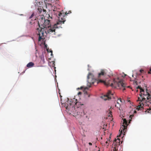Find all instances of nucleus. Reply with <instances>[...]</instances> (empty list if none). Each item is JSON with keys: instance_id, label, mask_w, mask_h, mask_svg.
I'll return each instance as SVG.
<instances>
[{"instance_id": "obj_18", "label": "nucleus", "mask_w": 151, "mask_h": 151, "mask_svg": "<svg viewBox=\"0 0 151 151\" xmlns=\"http://www.w3.org/2000/svg\"><path fill=\"white\" fill-rule=\"evenodd\" d=\"M106 144L105 145H107V146H108V145H109V144H108V141H107L106 142V143H105Z\"/></svg>"}, {"instance_id": "obj_17", "label": "nucleus", "mask_w": 151, "mask_h": 151, "mask_svg": "<svg viewBox=\"0 0 151 151\" xmlns=\"http://www.w3.org/2000/svg\"><path fill=\"white\" fill-rule=\"evenodd\" d=\"M76 102H74V103H75V104L77 105V104L78 103H79L77 101V99H76Z\"/></svg>"}, {"instance_id": "obj_27", "label": "nucleus", "mask_w": 151, "mask_h": 151, "mask_svg": "<svg viewBox=\"0 0 151 151\" xmlns=\"http://www.w3.org/2000/svg\"><path fill=\"white\" fill-rule=\"evenodd\" d=\"M109 138L110 139L111 138V137H110V136L109 137Z\"/></svg>"}, {"instance_id": "obj_3", "label": "nucleus", "mask_w": 151, "mask_h": 151, "mask_svg": "<svg viewBox=\"0 0 151 151\" xmlns=\"http://www.w3.org/2000/svg\"><path fill=\"white\" fill-rule=\"evenodd\" d=\"M128 124H127V121L125 119H123V124L122 126L121 127L120 129L119 130L120 131V135L119 136L120 137L121 136L123 132V135H124V133H125L126 129L127 128V126Z\"/></svg>"}, {"instance_id": "obj_23", "label": "nucleus", "mask_w": 151, "mask_h": 151, "mask_svg": "<svg viewBox=\"0 0 151 151\" xmlns=\"http://www.w3.org/2000/svg\"><path fill=\"white\" fill-rule=\"evenodd\" d=\"M89 144L90 145H92V144L91 142L89 143Z\"/></svg>"}, {"instance_id": "obj_13", "label": "nucleus", "mask_w": 151, "mask_h": 151, "mask_svg": "<svg viewBox=\"0 0 151 151\" xmlns=\"http://www.w3.org/2000/svg\"><path fill=\"white\" fill-rule=\"evenodd\" d=\"M134 116L133 115H130L129 116V118H131V119H129V123H130V121H131V120L132 119V117H133Z\"/></svg>"}, {"instance_id": "obj_12", "label": "nucleus", "mask_w": 151, "mask_h": 151, "mask_svg": "<svg viewBox=\"0 0 151 151\" xmlns=\"http://www.w3.org/2000/svg\"><path fill=\"white\" fill-rule=\"evenodd\" d=\"M115 107H117V108H119V109L120 110L119 108H120V104H117V105L116 104L115 105Z\"/></svg>"}, {"instance_id": "obj_21", "label": "nucleus", "mask_w": 151, "mask_h": 151, "mask_svg": "<svg viewBox=\"0 0 151 151\" xmlns=\"http://www.w3.org/2000/svg\"><path fill=\"white\" fill-rule=\"evenodd\" d=\"M119 101L121 102H122V100H121V99H118V101Z\"/></svg>"}, {"instance_id": "obj_1", "label": "nucleus", "mask_w": 151, "mask_h": 151, "mask_svg": "<svg viewBox=\"0 0 151 151\" xmlns=\"http://www.w3.org/2000/svg\"><path fill=\"white\" fill-rule=\"evenodd\" d=\"M37 4V6H38V4L40 5V2ZM37 8V12L39 14H41V15L38 21V24L39 27L37 28V31L38 32V35H39L38 40L40 41L42 38V37L45 36V34L47 35L49 34H55V28H58L59 27L58 25L64 23L65 21V17L69 13H67V12L64 14L60 12H58L57 14L58 18V20L56 24H55L52 27H51L50 22V20L45 19L44 17V14L46 13V11L41 6H38Z\"/></svg>"}, {"instance_id": "obj_25", "label": "nucleus", "mask_w": 151, "mask_h": 151, "mask_svg": "<svg viewBox=\"0 0 151 151\" xmlns=\"http://www.w3.org/2000/svg\"><path fill=\"white\" fill-rule=\"evenodd\" d=\"M50 52H51L52 53V51H50Z\"/></svg>"}, {"instance_id": "obj_7", "label": "nucleus", "mask_w": 151, "mask_h": 151, "mask_svg": "<svg viewBox=\"0 0 151 151\" xmlns=\"http://www.w3.org/2000/svg\"><path fill=\"white\" fill-rule=\"evenodd\" d=\"M106 74L105 70H102L101 72L99 73L98 77L99 78H100L101 76H104L106 75Z\"/></svg>"}, {"instance_id": "obj_11", "label": "nucleus", "mask_w": 151, "mask_h": 151, "mask_svg": "<svg viewBox=\"0 0 151 151\" xmlns=\"http://www.w3.org/2000/svg\"><path fill=\"white\" fill-rule=\"evenodd\" d=\"M109 116H112V112L110 110H109Z\"/></svg>"}, {"instance_id": "obj_6", "label": "nucleus", "mask_w": 151, "mask_h": 151, "mask_svg": "<svg viewBox=\"0 0 151 151\" xmlns=\"http://www.w3.org/2000/svg\"><path fill=\"white\" fill-rule=\"evenodd\" d=\"M74 100L72 101H69L68 100L67 103H65V107L67 109H69L70 108L71 106L72 105V103H73Z\"/></svg>"}, {"instance_id": "obj_8", "label": "nucleus", "mask_w": 151, "mask_h": 151, "mask_svg": "<svg viewBox=\"0 0 151 151\" xmlns=\"http://www.w3.org/2000/svg\"><path fill=\"white\" fill-rule=\"evenodd\" d=\"M34 65V63L32 62H30L27 64V67L28 68H30L33 67Z\"/></svg>"}, {"instance_id": "obj_26", "label": "nucleus", "mask_w": 151, "mask_h": 151, "mask_svg": "<svg viewBox=\"0 0 151 151\" xmlns=\"http://www.w3.org/2000/svg\"><path fill=\"white\" fill-rule=\"evenodd\" d=\"M69 12H70V13H71V11H69Z\"/></svg>"}, {"instance_id": "obj_20", "label": "nucleus", "mask_w": 151, "mask_h": 151, "mask_svg": "<svg viewBox=\"0 0 151 151\" xmlns=\"http://www.w3.org/2000/svg\"><path fill=\"white\" fill-rule=\"evenodd\" d=\"M52 65L53 66H54V65H55V63L54 61H52Z\"/></svg>"}, {"instance_id": "obj_22", "label": "nucleus", "mask_w": 151, "mask_h": 151, "mask_svg": "<svg viewBox=\"0 0 151 151\" xmlns=\"http://www.w3.org/2000/svg\"><path fill=\"white\" fill-rule=\"evenodd\" d=\"M140 71L141 72V73H142L143 71V70H140Z\"/></svg>"}, {"instance_id": "obj_14", "label": "nucleus", "mask_w": 151, "mask_h": 151, "mask_svg": "<svg viewBox=\"0 0 151 151\" xmlns=\"http://www.w3.org/2000/svg\"><path fill=\"white\" fill-rule=\"evenodd\" d=\"M48 19H52V16H50V15H49V14H48V16H47V17Z\"/></svg>"}, {"instance_id": "obj_9", "label": "nucleus", "mask_w": 151, "mask_h": 151, "mask_svg": "<svg viewBox=\"0 0 151 151\" xmlns=\"http://www.w3.org/2000/svg\"><path fill=\"white\" fill-rule=\"evenodd\" d=\"M84 94L86 96V95H87L88 96V97L90 96V95L88 94L87 92L86 91L84 92Z\"/></svg>"}, {"instance_id": "obj_29", "label": "nucleus", "mask_w": 151, "mask_h": 151, "mask_svg": "<svg viewBox=\"0 0 151 151\" xmlns=\"http://www.w3.org/2000/svg\"><path fill=\"white\" fill-rule=\"evenodd\" d=\"M51 5V4H49V5Z\"/></svg>"}, {"instance_id": "obj_15", "label": "nucleus", "mask_w": 151, "mask_h": 151, "mask_svg": "<svg viewBox=\"0 0 151 151\" xmlns=\"http://www.w3.org/2000/svg\"><path fill=\"white\" fill-rule=\"evenodd\" d=\"M34 16V13H33L32 15H31V16L29 17V19H32L33 17Z\"/></svg>"}, {"instance_id": "obj_4", "label": "nucleus", "mask_w": 151, "mask_h": 151, "mask_svg": "<svg viewBox=\"0 0 151 151\" xmlns=\"http://www.w3.org/2000/svg\"><path fill=\"white\" fill-rule=\"evenodd\" d=\"M113 94L110 91H109L106 94L102 97L104 100H109L111 99Z\"/></svg>"}, {"instance_id": "obj_2", "label": "nucleus", "mask_w": 151, "mask_h": 151, "mask_svg": "<svg viewBox=\"0 0 151 151\" xmlns=\"http://www.w3.org/2000/svg\"><path fill=\"white\" fill-rule=\"evenodd\" d=\"M87 84L88 87H81L80 89L84 88V90H88L91 87V84L96 83L97 85L99 83H103L106 86H110L112 87H116L117 86L119 88L122 89L123 91L126 88L130 87V86H127L126 84L122 80H120L119 78H114L112 81L109 80L107 81L106 80L101 79L97 80L94 78L93 74L90 73L88 74L87 76ZM78 89L79 88H78Z\"/></svg>"}, {"instance_id": "obj_30", "label": "nucleus", "mask_w": 151, "mask_h": 151, "mask_svg": "<svg viewBox=\"0 0 151 151\" xmlns=\"http://www.w3.org/2000/svg\"><path fill=\"white\" fill-rule=\"evenodd\" d=\"M73 105H72V107H73Z\"/></svg>"}, {"instance_id": "obj_10", "label": "nucleus", "mask_w": 151, "mask_h": 151, "mask_svg": "<svg viewBox=\"0 0 151 151\" xmlns=\"http://www.w3.org/2000/svg\"><path fill=\"white\" fill-rule=\"evenodd\" d=\"M148 113H151V109L149 108V109H147V110Z\"/></svg>"}, {"instance_id": "obj_28", "label": "nucleus", "mask_w": 151, "mask_h": 151, "mask_svg": "<svg viewBox=\"0 0 151 151\" xmlns=\"http://www.w3.org/2000/svg\"><path fill=\"white\" fill-rule=\"evenodd\" d=\"M40 14H41V15H40V16H41V14H40Z\"/></svg>"}, {"instance_id": "obj_24", "label": "nucleus", "mask_w": 151, "mask_h": 151, "mask_svg": "<svg viewBox=\"0 0 151 151\" xmlns=\"http://www.w3.org/2000/svg\"><path fill=\"white\" fill-rule=\"evenodd\" d=\"M117 103L118 104H120L118 101L117 102Z\"/></svg>"}, {"instance_id": "obj_5", "label": "nucleus", "mask_w": 151, "mask_h": 151, "mask_svg": "<svg viewBox=\"0 0 151 151\" xmlns=\"http://www.w3.org/2000/svg\"><path fill=\"white\" fill-rule=\"evenodd\" d=\"M120 140L117 139V140L115 139V140L113 142L114 144V146L113 149V151H119L118 150V148L119 147V146L120 145Z\"/></svg>"}, {"instance_id": "obj_19", "label": "nucleus", "mask_w": 151, "mask_h": 151, "mask_svg": "<svg viewBox=\"0 0 151 151\" xmlns=\"http://www.w3.org/2000/svg\"><path fill=\"white\" fill-rule=\"evenodd\" d=\"M82 94V93L81 92H78V95H81V94Z\"/></svg>"}, {"instance_id": "obj_16", "label": "nucleus", "mask_w": 151, "mask_h": 151, "mask_svg": "<svg viewBox=\"0 0 151 151\" xmlns=\"http://www.w3.org/2000/svg\"><path fill=\"white\" fill-rule=\"evenodd\" d=\"M148 74H151V68L150 69V71L148 72Z\"/></svg>"}]
</instances>
